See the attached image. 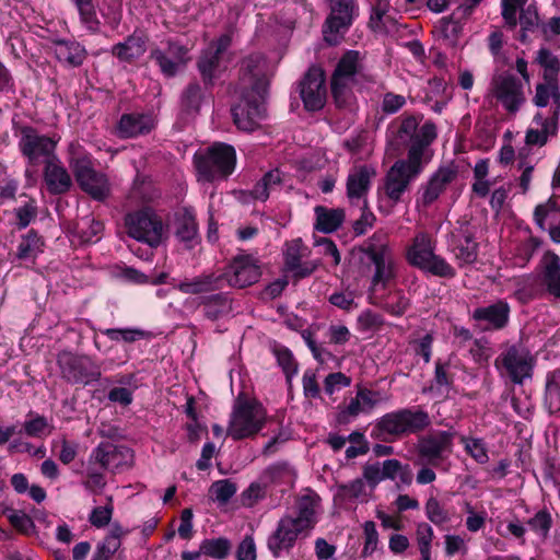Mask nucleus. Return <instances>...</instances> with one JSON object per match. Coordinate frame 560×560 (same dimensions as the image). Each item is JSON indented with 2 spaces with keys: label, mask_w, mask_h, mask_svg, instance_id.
<instances>
[{
  "label": "nucleus",
  "mask_w": 560,
  "mask_h": 560,
  "mask_svg": "<svg viewBox=\"0 0 560 560\" xmlns=\"http://www.w3.org/2000/svg\"><path fill=\"white\" fill-rule=\"evenodd\" d=\"M225 276L226 273H202L198 277L192 278L191 280L182 281L177 285V289L182 293L192 295L220 291L224 287Z\"/></svg>",
  "instance_id": "29"
},
{
  "label": "nucleus",
  "mask_w": 560,
  "mask_h": 560,
  "mask_svg": "<svg viewBox=\"0 0 560 560\" xmlns=\"http://www.w3.org/2000/svg\"><path fill=\"white\" fill-rule=\"evenodd\" d=\"M433 538L434 532L431 525L425 522H421L417 525L416 540L420 555L431 552Z\"/></svg>",
  "instance_id": "56"
},
{
  "label": "nucleus",
  "mask_w": 560,
  "mask_h": 560,
  "mask_svg": "<svg viewBox=\"0 0 560 560\" xmlns=\"http://www.w3.org/2000/svg\"><path fill=\"white\" fill-rule=\"evenodd\" d=\"M199 182L213 183L228 179L236 167V151L232 144L214 142L192 158Z\"/></svg>",
  "instance_id": "2"
},
{
  "label": "nucleus",
  "mask_w": 560,
  "mask_h": 560,
  "mask_svg": "<svg viewBox=\"0 0 560 560\" xmlns=\"http://www.w3.org/2000/svg\"><path fill=\"white\" fill-rule=\"evenodd\" d=\"M240 70L243 79L248 78L250 83L245 90L266 100L272 77L268 59L261 54H252L242 60Z\"/></svg>",
  "instance_id": "14"
},
{
  "label": "nucleus",
  "mask_w": 560,
  "mask_h": 560,
  "mask_svg": "<svg viewBox=\"0 0 560 560\" xmlns=\"http://www.w3.org/2000/svg\"><path fill=\"white\" fill-rule=\"evenodd\" d=\"M44 180L50 194L60 195L68 191L72 185L68 171L58 158L45 164Z\"/></svg>",
  "instance_id": "31"
},
{
  "label": "nucleus",
  "mask_w": 560,
  "mask_h": 560,
  "mask_svg": "<svg viewBox=\"0 0 560 560\" xmlns=\"http://www.w3.org/2000/svg\"><path fill=\"white\" fill-rule=\"evenodd\" d=\"M120 546L119 534L113 532L105 537V539L97 546V549L93 556L94 560H109L115 551Z\"/></svg>",
  "instance_id": "53"
},
{
  "label": "nucleus",
  "mask_w": 560,
  "mask_h": 560,
  "mask_svg": "<svg viewBox=\"0 0 560 560\" xmlns=\"http://www.w3.org/2000/svg\"><path fill=\"white\" fill-rule=\"evenodd\" d=\"M435 241L425 232H419L407 248L408 264L431 276L453 279L456 269L442 256L435 253Z\"/></svg>",
  "instance_id": "4"
},
{
  "label": "nucleus",
  "mask_w": 560,
  "mask_h": 560,
  "mask_svg": "<svg viewBox=\"0 0 560 560\" xmlns=\"http://www.w3.org/2000/svg\"><path fill=\"white\" fill-rule=\"evenodd\" d=\"M424 512L428 520L436 526H441L451 520L447 510L434 497L427 500Z\"/></svg>",
  "instance_id": "49"
},
{
  "label": "nucleus",
  "mask_w": 560,
  "mask_h": 560,
  "mask_svg": "<svg viewBox=\"0 0 560 560\" xmlns=\"http://www.w3.org/2000/svg\"><path fill=\"white\" fill-rule=\"evenodd\" d=\"M364 530V546L361 552V557L365 558L371 556L376 549L378 544V533L376 525L373 521H366L363 526Z\"/></svg>",
  "instance_id": "58"
},
{
  "label": "nucleus",
  "mask_w": 560,
  "mask_h": 560,
  "mask_svg": "<svg viewBox=\"0 0 560 560\" xmlns=\"http://www.w3.org/2000/svg\"><path fill=\"white\" fill-rule=\"evenodd\" d=\"M43 245L44 243L37 233L30 231L22 237L18 246L16 257L22 260L34 259L43 252Z\"/></svg>",
  "instance_id": "41"
},
{
  "label": "nucleus",
  "mask_w": 560,
  "mask_h": 560,
  "mask_svg": "<svg viewBox=\"0 0 560 560\" xmlns=\"http://www.w3.org/2000/svg\"><path fill=\"white\" fill-rule=\"evenodd\" d=\"M203 100V91L198 81L190 82L182 94V106L186 112H198Z\"/></svg>",
  "instance_id": "45"
},
{
  "label": "nucleus",
  "mask_w": 560,
  "mask_h": 560,
  "mask_svg": "<svg viewBox=\"0 0 560 560\" xmlns=\"http://www.w3.org/2000/svg\"><path fill=\"white\" fill-rule=\"evenodd\" d=\"M541 244V238L533 235L529 236L526 241L520 243L515 249V264L521 268L526 267Z\"/></svg>",
  "instance_id": "42"
},
{
  "label": "nucleus",
  "mask_w": 560,
  "mask_h": 560,
  "mask_svg": "<svg viewBox=\"0 0 560 560\" xmlns=\"http://www.w3.org/2000/svg\"><path fill=\"white\" fill-rule=\"evenodd\" d=\"M474 234L470 232L464 233V242L457 245L458 253L456 257L466 265L476 262L478 258L479 245L474 240Z\"/></svg>",
  "instance_id": "47"
},
{
  "label": "nucleus",
  "mask_w": 560,
  "mask_h": 560,
  "mask_svg": "<svg viewBox=\"0 0 560 560\" xmlns=\"http://www.w3.org/2000/svg\"><path fill=\"white\" fill-rule=\"evenodd\" d=\"M532 532L545 539L548 537L552 526L551 514L546 510H539L533 517L526 522Z\"/></svg>",
  "instance_id": "48"
},
{
  "label": "nucleus",
  "mask_w": 560,
  "mask_h": 560,
  "mask_svg": "<svg viewBox=\"0 0 560 560\" xmlns=\"http://www.w3.org/2000/svg\"><path fill=\"white\" fill-rule=\"evenodd\" d=\"M455 13L450 16H444L441 19V32L445 39L450 40L452 44H455L458 39L459 34L463 31V25L459 21L454 20Z\"/></svg>",
  "instance_id": "61"
},
{
  "label": "nucleus",
  "mask_w": 560,
  "mask_h": 560,
  "mask_svg": "<svg viewBox=\"0 0 560 560\" xmlns=\"http://www.w3.org/2000/svg\"><path fill=\"white\" fill-rule=\"evenodd\" d=\"M559 210L557 201L550 197L545 203H539L534 209V222L539 230L546 231V219L551 212Z\"/></svg>",
  "instance_id": "57"
},
{
  "label": "nucleus",
  "mask_w": 560,
  "mask_h": 560,
  "mask_svg": "<svg viewBox=\"0 0 560 560\" xmlns=\"http://www.w3.org/2000/svg\"><path fill=\"white\" fill-rule=\"evenodd\" d=\"M374 175L375 171L368 165H361L348 175L346 191L352 206L363 205V201L368 200L371 179Z\"/></svg>",
  "instance_id": "25"
},
{
  "label": "nucleus",
  "mask_w": 560,
  "mask_h": 560,
  "mask_svg": "<svg viewBox=\"0 0 560 560\" xmlns=\"http://www.w3.org/2000/svg\"><path fill=\"white\" fill-rule=\"evenodd\" d=\"M210 493L220 504L228 503L236 493L237 487L230 479L214 481L210 487Z\"/></svg>",
  "instance_id": "50"
},
{
  "label": "nucleus",
  "mask_w": 560,
  "mask_h": 560,
  "mask_svg": "<svg viewBox=\"0 0 560 560\" xmlns=\"http://www.w3.org/2000/svg\"><path fill=\"white\" fill-rule=\"evenodd\" d=\"M223 273H226L225 282L242 289L258 282L261 277V269L259 260L254 255L242 250L231 259Z\"/></svg>",
  "instance_id": "15"
},
{
  "label": "nucleus",
  "mask_w": 560,
  "mask_h": 560,
  "mask_svg": "<svg viewBox=\"0 0 560 560\" xmlns=\"http://www.w3.org/2000/svg\"><path fill=\"white\" fill-rule=\"evenodd\" d=\"M256 544L250 535H246L236 549V560H256Z\"/></svg>",
  "instance_id": "64"
},
{
  "label": "nucleus",
  "mask_w": 560,
  "mask_h": 560,
  "mask_svg": "<svg viewBox=\"0 0 560 560\" xmlns=\"http://www.w3.org/2000/svg\"><path fill=\"white\" fill-rule=\"evenodd\" d=\"M384 325V318L381 314L366 308L358 316V327L361 331L378 329Z\"/></svg>",
  "instance_id": "59"
},
{
  "label": "nucleus",
  "mask_w": 560,
  "mask_h": 560,
  "mask_svg": "<svg viewBox=\"0 0 560 560\" xmlns=\"http://www.w3.org/2000/svg\"><path fill=\"white\" fill-rule=\"evenodd\" d=\"M420 119L415 115H402L387 128V147L392 155H400L406 148L420 150V163H423L424 149L436 138L433 122L427 121L419 128Z\"/></svg>",
  "instance_id": "1"
},
{
  "label": "nucleus",
  "mask_w": 560,
  "mask_h": 560,
  "mask_svg": "<svg viewBox=\"0 0 560 560\" xmlns=\"http://www.w3.org/2000/svg\"><path fill=\"white\" fill-rule=\"evenodd\" d=\"M319 500L317 493L311 492L299 498L296 502L298 515L293 517V521L305 532L312 530L317 524L316 508Z\"/></svg>",
  "instance_id": "33"
},
{
  "label": "nucleus",
  "mask_w": 560,
  "mask_h": 560,
  "mask_svg": "<svg viewBox=\"0 0 560 560\" xmlns=\"http://www.w3.org/2000/svg\"><path fill=\"white\" fill-rule=\"evenodd\" d=\"M231 36L222 34L219 38L212 40L207 48L201 50L196 67L205 90H211L215 81L221 77L222 56L231 46Z\"/></svg>",
  "instance_id": "11"
},
{
  "label": "nucleus",
  "mask_w": 560,
  "mask_h": 560,
  "mask_svg": "<svg viewBox=\"0 0 560 560\" xmlns=\"http://www.w3.org/2000/svg\"><path fill=\"white\" fill-rule=\"evenodd\" d=\"M534 364L532 354L521 345L508 347L494 361L495 368L514 384H523L530 378Z\"/></svg>",
  "instance_id": "10"
},
{
  "label": "nucleus",
  "mask_w": 560,
  "mask_h": 560,
  "mask_svg": "<svg viewBox=\"0 0 560 560\" xmlns=\"http://www.w3.org/2000/svg\"><path fill=\"white\" fill-rule=\"evenodd\" d=\"M303 249L304 244L300 237L285 243L283 252L284 270L298 267V262L302 261Z\"/></svg>",
  "instance_id": "51"
},
{
  "label": "nucleus",
  "mask_w": 560,
  "mask_h": 560,
  "mask_svg": "<svg viewBox=\"0 0 560 560\" xmlns=\"http://www.w3.org/2000/svg\"><path fill=\"white\" fill-rule=\"evenodd\" d=\"M544 407L550 416H560V368L546 373Z\"/></svg>",
  "instance_id": "36"
},
{
  "label": "nucleus",
  "mask_w": 560,
  "mask_h": 560,
  "mask_svg": "<svg viewBox=\"0 0 560 560\" xmlns=\"http://www.w3.org/2000/svg\"><path fill=\"white\" fill-rule=\"evenodd\" d=\"M69 163L82 190L95 200L102 201L107 198L109 195L108 179L103 173L94 170L88 154L72 153Z\"/></svg>",
  "instance_id": "8"
},
{
  "label": "nucleus",
  "mask_w": 560,
  "mask_h": 560,
  "mask_svg": "<svg viewBox=\"0 0 560 560\" xmlns=\"http://www.w3.org/2000/svg\"><path fill=\"white\" fill-rule=\"evenodd\" d=\"M113 54L121 61L129 62L140 55V36L136 33L113 47Z\"/></svg>",
  "instance_id": "43"
},
{
  "label": "nucleus",
  "mask_w": 560,
  "mask_h": 560,
  "mask_svg": "<svg viewBox=\"0 0 560 560\" xmlns=\"http://www.w3.org/2000/svg\"><path fill=\"white\" fill-rule=\"evenodd\" d=\"M355 0H330V13L324 24L325 40L332 43L327 34H345L358 16Z\"/></svg>",
  "instance_id": "17"
},
{
  "label": "nucleus",
  "mask_w": 560,
  "mask_h": 560,
  "mask_svg": "<svg viewBox=\"0 0 560 560\" xmlns=\"http://www.w3.org/2000/svg\"><path fill=\"white\" fill-rule=\"evenodd\" d=\"M540 279L546 291L560 301V257L553 250H547L540 262Z\"/></svg>",
  "instance_id": "28"
},
{
  "label": "nucleus",
  "mask_w": 560,
  "mask_h": 560,
  "mask_svg": "<svg viewBox=\"0 0 560 560\" xmlns=\"http://www.w3.org/2000/svg\"><path fill=\"white\" fill-rule=\"evenodd\" d=\"M510 315V304L506 300L499 299L492 304L476 307L471 319L481 331H499L509 325Z\"/></svg>",
  "instance_id": "16"
},
{
  "label": "nucleus",
  "mask_w": 560,
  "mask_h": 560,
  "mask_svg": "<svg viewBox=\"0 0 560 560\" xmlns=\"http://www.w3.org/2000/svg\"><path fill=\"white\" fill-rule=\"evenodd\" d=\"M92 458L107 470H119L133 460L132 451L125 445H115L109 442L101 443L93 452Z\"/></svg>",
  "instance_id": "22"
},
{
  "label": "nucleus",
  "mask_w": 560,
  "mask_h": 560,
  "mask_svg": "<svg viewBox=\"0 0 560 560\" xmlns=\"http://www.w3.org/2000/svg\"><path fill=\"white\" fill-rule=\"evenodd\" d=\"M423 171V163H420V150L413 148L407 154V159L397 160L388 170L385 176L384 191L393 203L401 201V197Z\"/></svg>",
  "instance_id": "5"
},
{
  "label": "nucleus",
  "mask_w": 560,
  "mask_h": 560,
  "mask_svg": "<svg viewBox=\"0 0 560 560\" xmlns=\"http://www.w3.org/2000/svg\"><path fill=\"white\" fill-rule=\"evenodd\" d=\"M430 422H376L371 436L386 443H392L410 433L422 431Z\"/></svg>",
  "instance_id": "27"
},
{
  "label": "nucleus",
  "mask_w": 560,
  "mask_h": 560,
  "mask_svg": "<svg viewBox=\"0 0 560 560\" xmlns=\"http://www.w3.org/2000/svg\"><path fill=\"white\" fill-rule=\"evenodd\" d=\"M360 51L349 49L338 60L330 79L348 81L360 72Z\"/></svg>",
  "instance_id": "37"
},
{
  "label": "nucleus",
  "mask_w": 560,
  "mask_h": 560,
  "mask_svg": "<svg viewBox=\"0 0 560 560\" xmlns=\"http://www.w3.org/2000/svg\"><path fill=\"white\" fill-rule=\"evenodd\" d=\"M314 229L324 234L336 232L346 220V211L342 208H327L319 205L314 208Z\"/></svg>",
  "instance_id": "32"
},
{
  "label": "nucleus",
  "mask_w": 560,
  "mask_h": 560,
  "mask_svg": "<svg viewBox=\"0 0 560 560\" xmlns=\"http://www.w3.org/2000/svg\"><path fill=\"white\" fill-rule=\"evenodd\" d=\"M56 58L68 67H80L86 58L85 48L72 40H57L52 46Z\"/></svg>",
  "instance_id": "35"
},
{
  "label": "nucleus",
  "mask_w": 560,
  "mask_h": 560,
  "mask_svg": "<svg viewBox=\"0 0 560 560\" xmlns=\"http://www.w3.org/2000/svg\"><path fill=\"white\" fill-rule=\"evenodd\" d=\"M303 533L305 530L296 525L293 516L284 515L278 521L276 530L268 538V549L273 557H279L282 550L290 551Z\"/></svg>",
  "instance_id": "19"
},
{
  "label": "nucleus",
  "mask_w": 560,
  "mask_h": 560,
  "mask_svg": "<svg viewBox=\"0 0 560 560\" xmlns=\"http://www.w3.org/2000/svg\"><path fill=\"white\" fill-rule=\"evenodd\" d=\"M299 93L306 112L322 110L327 101L325 71L318 66L310 67L299 83Z\"/></svg>",
  "instance_id": "12"
},
{
  "label": "nucleus",
  "mask_w": 560,
  "mask_h": 560,
  "mask_svg": "<svg viewBox=\"0 0 560 560\" xmlns=\"http://www.w3.org/2000/svg\"><path fill=\"white\" fill-rule=\"evenodd\" d=\"M198 305L202 308L203 316L211 320H218L232 312V298L228 292H218L202 295Z\"/></svg>",
  "instance_id": "30"
},
{
  "label": "nucleus",
  "mask_w": 560,
  "mask_h": 560,
  "mask_svg": "<svg viewBox=\"0 0 560 560\" xmlns=\"http://www.w3.org/2000/svg\"><path fill=\"white\" fill-rule=\"evenodd\" d=\"M267 488L260 479L252 482L241 494L243 505L252 508L257 504L266 497Z\"/></svg>",
  "instance_id": "54"
},
{
  "label": "nucleus",
  "mask_w": 560,
  "mask_h": 560,
  "mask_svg": "<svg viewBox=\"0 0 560 560\" xmlns=\"http://www.w3.org/2000/svg\"><path fill=\"white\" fill-rule=\"evenodd\" d=\"M361 210V215L353 221L352 230L357 236H361L371 229L376 221L375 214L369 208V201L364 200L363 205H358Z\"/></svg>",
  "instance_id": "52"
},
{
  "label": "nucleus",
  "mask_w": 560,
  "mask_h": 560,
  "mask_svg": "<svg viewBox=\"0 0 560 560\" xmlns=\"http://www.w3.org/2000/svg\"><path fill=\"white\" fill-rule=\"evenodd\" d=\"M140 132V120L139 117L131 114H125L121 116L118 124V135L121 138H131Z\"/></svg>",
  "instance_id": "60"
},
{
  "label": "nucleus",
  "mask_w": 560,
  "mask_h": 560,
  "mask_svg": "<svg viewBox=\"0 0 560 560\" xmlns=\"http://www.w3.org/2000/svg\"><path fill=\"white\" fill-rule=\"evenodd\" d=\"M175 236L187 248L195 247L200 242L199 226L192 207H182L174 215Z\"/></svg>",
  "instance_id": "26"
},
{
  "label": "nucleus",
  "mask_w": 560,
  "mask_h": 560,
  "mask_svg": "<svg viewBox=\"0 0 560 560\" xmlns=\"http://www.w3.org/2000/svg\"><path fill=\"white\" fill-rule=\"evenodd\" d=\"M492 85L497 100L505 109L510 113L517 112L524 100L518 79L512 74L499 75L493 79Z\"/></svg>",
  "instance_id": "23"
},
{
  "label": "nucleus",
  "mask_w": 560,
  "mask_h": 560,
  "mask_svg": "<svg viewBox=\"0 0 560 560\" xmlns=\"http://www.w3.org/2000/svg\"><path fill=\"white\" fill-rule=\"evenodd\" d=\"M351 384V378L341 372L329 373L324 381V390L327 395H332L337 389L347 387Z\"/></svg>",
  "instance_id": "63"
},
{
  "label": "nucleus",
  "mask_w": 560,
  "mask_h": 560,
  "mask_svg": "<svg viewBox=\"0 0 560 560\" xmlns=\"http://www.w3.org/2000/svg\"><path fill=\"white\" fill-rule=\"evenodd\" d=\"M270 351L275 355L278 365L281 368L285 375L287 382L291 380L299 372V364L293 355V352L284 345L273 341L270 346Z\"/></svg>",
  "instance_id": "38"
},
{
  "label": "nucleus",
  "mask_w": 560,
  "mask_h": 560,
  "mask_svg": "<svg viewBox=\"0 0 560 560\" xmlns=\"http://www.w3.org/2000/svg\"><path fill=\"white\" fill-rule=\"evenodd\" d=\"M359 252L375 267L372 285L374 288L378 284L385 287L394 278L389 259L390 248L387 234L381 230L374 232L373 235L359 247Z\"/></svg>",
  "instance_id": "6"
},
{
  "label": "nucleus",
  "mask_w": 560,
  "mask_h": 560,
  "mask_svg": "<svg viewBox=\"0 0 560 560\" xmlns=\"http://www.w3.org/2000/svg\"><path fill=\"white\" fill-rule=\"evenodd\" d=\"M57 364L61 378L70 384L88 386L101 377L100 366L89 355L61 351Z\"/></svg>",
  "instance_id": "7"
},
{
  "label": "nucleus",
  "mask_w": 560,
  "mask_h": 560,
  "mask_svg": "<svg viewBox=\"0 0 560 560\" xmlns=\"http://www.w3.org/2000/svg\"><path fill=\"white\" fill-rule=\"evenodd\" d=\"M330 93L337 108L349 107L353 93L347 81L330 79Z\"/></svg>",
  "instance_id": "46"
},
{
  "label": "nucleus",
  "mask_w": 560,
  "mask_h": 560,
  "mask_svg": "<svg viewBox=\"0 0 560 560\" xmlns=\"http://www.w3.org/2000/svg\"><path fill=\"white\" fill-rule=\"evenodd\" d=\"M538 14L529 9L523 10L520 14L521 35L520 40L526 43L527 32H533L538 26Z\"/></svg>",
  "instance_id": "62"
},
{
  "label": "nucleus",
  "mask_w": 560,
  "mask_h": 560,
  "mask_svg": "<svg viewBox=\"0 0 560 560\" xmlns=\"http://www.w3.org/2000/svg\"><path fill=\"white\" fill-rule=\"evenodd\" d=\"M103 230L104 225L102 222L86 215L78 220L74 234L82 243H94L101 238Z\"/></svg>",
  "instance_id": "39"
},
{
  "label": "nucleus",
  "mask_w": 560,
  "mask_h": 560,
  "mask_svg": "<svg viewBox=\"0 0 560 560\" xmlns=\"http://www.w3.org/2000/svg\"><path fill=\"white\" fill-rule=\"evenodd\" d=\"M454 433L450 431H434L420 439L418 454L428 464L438 466L453 452Z\"/></svg>",
  "instance_id": "18"
},
{
  "label": "nucleus",
  "mask_w": 560,
  "mask_h": 560,
  "mask_svg": "<svg viewBox=\"0 0 560 560\" xmlns=\"http://www.w3.org/2000/svg\"><path fill=\"white\" fill-rule=\"evenodd\" d=\"M266 422H229L228 435L240 441L254 438L258 434Z\"/></svg>",
  "instance_id": "44"
},
{
  "label": "nucleus",
  "mask_w": 560,
  "mask_h": 560,
  "mask_svg": "<svg viewBox=\"0 0 560 560\" xmlns=\"http://www.w3.org/2000/svg\"><path fill=\"white\" fill-rule=\"evenodd\" d=\"M296 477L294 467L289 462L280 460L266 467L260 475V480L268 488H278V491L284 494L294 487Z\"/></svg>",
  "instance_id": "24"
},
{
  "label": "nucleus",
  "mask_w": 560,
  "mask_h": 560,
  "mask_svg": "<svg viewBox=\"0 0 560 560\" xmlns=\"http://www.w3.org/2000/svg\"><path fill=\"white\" fill-rule=\"evenodd\" d=\"M56 145L57 141L48 136L40 135L33 127L21 128L19 149L30 166L36 167L39 164H47L58 158L55 153Z\"/></svg>",
  "instance_id": "9"
},
{
  "label": "nucleus",
  "mask_w": 560,
  "mask_h": 560,
  "mask_svg": "<svg viewBox=\"0 0 560 560\" xmlns=\"http://www.w3.org/2000/svg\"><path fill=\"white\" fill-rule=\"evenodd\" d=\"M458 175V168L452 163L446 166H440L428 179L421 185V202L423 206H431L446 190L447 186L453 183Z\"/></svg>",
  "instance_id": "21"
},
{
  "label": "nucleus",
  "mask_w": 560,
  "mask_h": 560,
  "mask_svg": "<svg viewBox=\"0 0 560 560\" xmlns=\"http://www.w3.org/2000/svg\"><path fill=\"white\" fill-rule=\"evenodd\" d=\"M232 542L226 537L206 538L201 541V552L212 559L223 560L229 557Z\"/></svg>",
  "instance_id": "40"
},
{
  "label": "nucleus",
  "mask_w": 560,
  "mask_h": 560,
  "mask_svg": "<svg viewBox=\"0 0 560 560\" xmlns=\"http://www.w3.org/2000/svg\"><path fill=\"white\" fill-rule=\"evenodd\" d=\"M262 405L245 392H240L234 399L231 420H266L261 417Z\"/></svg>",
  "instance_id": "34"
},
{
  "label": "nucleus",
  "mask_w": 560,
  "mask_h": 560,
  "mask_svg": "<svg viewBox=\"0 0 560 560\" xmlns=\"http://www.w3.org/2000/svg\"><path fill=\"white\" fill-rule=\"evenodd\" d=\"M264 102L255 93L244 90L240 100L232 106L231 115L237 129L252 132L259 127L264 118Z\"/></svg>",
  "instance_id": "13"
},
{
  "label": "nucleus",
  "mask_w": 560,
  "mask_h": 560,
  "mask_svg": "<svg viewBox=\"0 0 560 560\" xmlns=\"http://www.w3.org/2000/svg\"><path fill=\"white\" fill-rule=\"evenodd\" d=\"M161 190L147 184L142 177V244L158 248L170 237L168 213L151 203L161 198Z\"/></svg>",
  "instance_id": "3"
},
{
  "label": "nucleus",
  "mask_w": 560,
  "mask_h": 560,
  "mask_svg": "<svg viewBox=\"0 0 560 560\" xmlns=\"http://www.w3.org/2000/svg\"><path fill=\"white\" fill-rule=\"evenodd\" d=\"M381 402L380 392L358 385L355 395L345 398L339 408L348 417L370 416Z\"/></svg>",
  "instance_id": "20"
},
{
  "label": "nucleus",
  "mask_w": 560,
  "mask_h": 560,
  "mask_svg": "<svg viewBox=\"0 0 560 560\" xmlns=\"http://www.w3.org/2000/svg\"><path fill=\"white\" fill-rule=\"evenodd\" d=\"M80 22L83 27L90 33H96L100 31L101 22L97 18L96 10L93 3L77 8Z\"/></svg>",
  "instance_id": "55"
}]
</instances>
